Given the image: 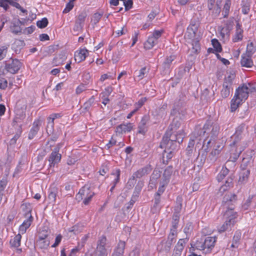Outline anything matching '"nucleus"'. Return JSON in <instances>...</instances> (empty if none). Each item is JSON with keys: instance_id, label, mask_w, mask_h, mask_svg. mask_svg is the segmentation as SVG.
<instances>
[{"instance_id": "1", "label": "nucleus", "mask_w": 256, "mask_h": 256, "mask_svg": "<svg viewBox=\"0 0 256 256\" xmlns=\"http://www.w3.org/2000/svg\"><path fill=\"white\" fill-rule=\"evenodd\" d=\"M256 90V88L250 84H248L240 88H238L236 90L234 96L231 100V111H235L241 103L247 99L248 94Z\"/></svg>"}, {"instance_id": "2", "label": "nucleus", "mask_w": 256, "mask_h": 256, "mask_svg": "<svg viewBox=\"0 0 256 256\" xmlns=\"http://www.w3.org/2000/svg\"><path fill=\"white\" fill-rule=\"evenodd\" d=\"M246 132L247 130L245 126L244 125H240L236 128L235 133L231 137L232 139L233 140V142L230 144V145H233L236 146V158L239 156L240 154L246 146V144L242 146L241 143H238L239 140L246 134Z\"/></svg>"}, {"instance_id": "3", "label": "nucleus", "mask_w": 256, "mask_h": 256, "mask_svg": "<svg viewBox=\"0 0 256 256\" xmlns=\"http://www.w3.org/2000/svg\"><path fill=\"white\" fill-rule=\"evenodd\" d=\"M199 26L198 22L194 24L191 23L190 25L188 28L187 32L185 34V37L194 41L192 44V52L196 53L200 50V45L197 40L198 38V28Z\"/></svg>"}, {"instance_id": "4", "label": "nucleus", "mask_w": 256, "mask_h": 256, "mask_svg": "<svg viewBox=\"0 0 256 256\" xmlns=\"http://www.w3.org/2000/svg\"><path fill=\"white\" fill-rule=\"evenodd\" d=\"M225 216L226 220L224 224L218 228V230L220 232H224L230 228L235 223L236 214L233 211L232 206L230 207V210L226 211Z\"/></svg>"}, {"instance_id": "5", "label": "nucleus", "mask_w": 256, "mask_h": 256, "mask_svg": "<svg viewBox=\"0 0 256 256\" xmlns=\"http://www.w3.org/2000/svg\"><path fill=\"white\" fill-rule=\"evenodd\" d=\"M219 130L220 128L216 124L208 121L204 126L202 135L207 137L210 136L212 138H214L217 136Z\"/></svg>"}, {"instance_id": "6", "label": "nucleus", "mask_w": 256, "mask_h": 256, "mask_svg": "<svg viewBox=\"0 0 256 256\" xmlns=\"http://www.w3.org/2000/svg\"><path fill=\"white\" fill-rule=\"evenodd\" d=\"M234 74H230L224 78L221 90V96L223 98H228L232 90V85L234 78Z\"/></svg>"}, {"instance_id": "7", "label": "nucleus", "mask_w": 256, "mask_h": 256, "mask_svg": "<svg viewBox=\"0 0 256 256\" xmlns=\"http://www.w3.org/2000/svg\"><path fill=\"white\" fill-rule=\"evenodd\" d=\"M171 136H168V134L164 136L160 144V147L162 148H164V150H174L176 148V144L173 139L170 138Z\"/></svg>"}, {"instance_id": "8", "label": "nucleus", "mask_w": 256, "mask_h": 256, "mask_svg": "<svg viewBox=\"0 0 256 256\" xmlns=\"http://www.w3.org/2000/svg\"><path fill=\"white\" fill-rule=\"evenodd\" d=\"M59 149L60 145H58L50 154L48 159L50 167H54L56 164L60 162L61 160V154L58 152Z\"/></svg>"}, {"instance_id": "9", "label": "nucleus", "mask_w": 256, "mask_h": 256, "mask_svg": "<svg viewBox=\"0 0 256 256\" xmlns=\"http://www.w3.org/2000/svg\"><path fill=\"white\" fill-rule=\"evenodd\" d=\"M88 55V50L86 48H80L74 53V60L79 63L84 61Z\"/></svg>"}, {"instance_id": "10", "label": "nucleus", "mask_w": 256, "mask_h": 256, "mask_svg": "<svg viewBox=\"0 0 256 256\" xmlns=\"http://www.w3.org/2000/svg\"><path fill=\"white\" fill-rule=\"evenodd\" d=\"M93 192L91 190L90 188L87 186H83L79 191L78 193L76 195V198L78 202H80L82 200L86 199V197L90 194V193H92Z\"/></svg>"}, {"instance_id": "11", "label": "nucleus", "mask_w": 256, "mask_h": 256, "mask_svg": "<svg viewBox=\"0 0 256 256\" xmlns=\"http://www.w3.org/2000/svg\"><path fill=\"white\" fill-rule=\"evenodd\" d=\"M150 170L151 169L148 166L140 168L133 174L132 178L130 180V181L134 180L136 178H140L142 176L148 174L150 172Z\"/></svg>"}, {"instance_id": "12", "label": "nucleus", "mask_w": 256, "mask_h": 256, "mask_svg": "<svg viewBox=\"0 0 256 256\" xmlns=\"http://www.w3.org/2000/svg\"><path fill=\"white\" fill-rule=\"evenodd\" d=\"M48 234H46L44 236H40L38 240L36 242V245L42 249L46 248L50 244V240L47 238Z\"/></svg>"}, {"instance_id": "13", "label": "nucleus", "mask_w": 256, "mask_h": 256, "mask_svg": "<svg viewBox=\"0 0 256 256\" xmlns=\"http://www.w3.org/2000/svg\"><path fill=\"white\" fill-rule=\"evenodd\" d=\"M22 22L16 18H14L12 20L11 25L10 26V31L15 34H18L21 32L22 29L20 25L22 24Z\"/></svg>"}, {"instance_id": "14", "label": "nucleus", "mask_w": 256, "mask_h": 256, "mask_svg": "<svg viewBox=\"0 0 256 256\" xmlns=\"http://www.w3.org/2000/svg\"><path fill=\"white\" fill-rule=\"evenodd\" d=\"M133 125L131 123L122 124L118 126L116 128V132L120 134L128 132L132 129Z\"/></svg>"}, {"instance_id": "15", "label": "nucleus", "mask_w": 256, "mask_h": 256, "mask_svg": "<svg viewBox=\"0 0 256 256\" xmlns=\"http://www.w3.org/2000/svg\"><path fill=\"white\" fill-rule=\"evenodd\" d=\"M150 120V118L148 116L144 115L138 125V133L144 134L147 130V126L146 124Z\"/></svg>"}, {"instance_id": "16", "label": "nucleus", "mask_w": 256, "mask_h": 256, "mask_svg": "<svg viewBox=\"0 0 256 256\" xmlns=\"http://www.w3.org/2000/svg\"><path fill=\"white\" fill-rule=\"evenodd\" d=\"M21 66V62L18 60H14L8 65V70L10 73L15 74L19 70Z\"/></svg>"}, {"instance_id": "17", "label": "nucleus", "mask_w": 256, "mask_h": 256, "mask_svg": "<svg viewBox=\"0 0 256 256\" xmlns=\"http://www.w3.org/2000/svg\"><path fill=\"white\" fill-rule=\"evenodd\" d=\"M85 256H107L106 250L102 246L97 247L96 250L93 252H87Z\"/></svg>"}, {"instance_id": "18", "label": "nucleus", "mask_w": 256, "mask_h": 256, "mask_svg": "<svg viewBox=\"0 0 256 256\" xmlns=\"http://www.w3.org/2000/svg\"><path fill=\"white\" fill-rule=\"evenodd\" d=\"M216 242V238L213 236L207 237L204 240L206 252H209L212 248H214Z\"/></svg>"}, {"instance_id": "19", "label": "nucleus", "mask_w": 256, "mask_h": 256, "mask_svg": "<svg viewBox=\"0 0 256 256\" xmlns=\"http://www.w3.org/2000/svg\"><path fill=\"white\" fill-rule=\"evenodd\" d=\"M243 38V30L238 22L236 26V33L232 38V41L234 42H238L242 40Z\"/></svg>"}, {"instance_id": "20", "label": "nucleus", "mask_w": 256, "mask_h": 256, "mask_svg": "<svg viewBox=\"0 0 256 256\" xmlns=\"http://www.w3.org/2000/svg\"><path fill=\"white\" fill-rule=\"evenodd\" d=\"M125 248V242L123 241H120L116 248H115L112 256H122Z\"/></svg>"}, {"instance_id": "21", "label": "nucleus", "mask_w": 256, "mask_h": 256, "mask_svg": "<svg viewBox=\"0 0 256 256\" xmlns=\"http://www.w3.org/2000/svg\"><path fill=\"white\" fill-rule=\"evenodd\" d=\"M240 63L242 66L246 68H251L253 66V62L251 59V56H249L245 54H243L242 56Z\"/></svg>"}, {"instance_id": "22", "label": "nucleus", "mask_w": 256, "mask_h": 256, "mask_svg": "<svg viewBox=\"0 0 256 256\" xmlns=\"http://www.w3.org/2000/svg\"><path fill=\"white\" fill-rule=\"evenodd\" d=\"M236 200V196L235 194H226L224 197L223 202L224 204V205L226 207H228V208L230 210V208L234 206H229L230 202H235Z\"/></svg>"}, {"instance_id": "23", "label": "nucleus", "mask_w": 256, "mask_h": 256, "mask_svg": "<svg viewBox=\"0 0 256 256\" xmlns=\"http://www.w3.org/2000/svg\"><path fill=\"white\" fill-rule=\"evenodd\" d=\"M204 250L206 252L203 240H197L194 244H191L190 250Z\"/></svg>"}, {"instance_id": "24", "label": "nucleus", "mask_w": 256, "mask_h": 256, "mask_svg": "<svg viewBox=\"0 0 256 256\" xmlns=\"http://www.w3.org/2000/svg\"><path fill=\"white\" fill-rule=\"evenodd\" d=\"M58 193V189L55 186H51L50 188L48 199L52 202L54 203L56 200V196Z\"/></svg>"}, {"instance_id": "25", "label": "nucleus", "mask_w": 256, "mask_h": 256, "mask_svg": "<svg viewBox=\"0 0 256 256\" xmlns=\"http://www.w3.org/2000/svg\"><path fill=\"white\" fill-rule=\"evenodd\" d=\"M250 174V170L242 169V171L240 173L238 182L241 184L246 183L248 181Z\"/></svg>"}, {"instance_id": "26", "label": "nucleus", "mask_w": 256, "mask_h": 256, "mask_svg": "<svg viewBox=\"0 0 256 256\" xmlns=\"http://www.w3.org/2000/svg\"><path fill=\"white\" fill-rule=\"evenodd\" d=\"M170 243L162 240L158 246V250L160 252H168L170 248Z\"/></svg>"}, {"instance_id": "27", "label": "nucleus", "mask_w": 256, "mask_h": 256, "mask_svg": "<svg viewBox=\"0 0 256 256\" xmlns=\"http://www.w3.org/2000/svg\"><path fill=\"white\" fill-rule=\"evenodd\" d=\"M158 44V42L152 37L151 36H149L148 39L144 44V47L146 49L150 50L154 46Z\"/></svg>"}, {"instance_id": "28", "label": "nucleus", "mask_w": 256, "mask_h": 256, "mask_svg": "<svg viewBox=\"0 0 256 256\" xmlns=\"http://www.w3.org/2000/svg\"><path fill=\"white\" fill-rule=\"evenodd\" d=\"M120 169H116L115 172L112 174V176L114 177V180L112 182L113 186L110 188V191L112 192L114 189L116 184L120 181Z\"/></svg>"}, {"instance_id": "29", "label": "nucleus", "mask_w": 256, "mask_h": 256, "mask_svg": "<svg viewBox=\"0 0 256 256\" xmlns=\"http://www.w3.org/2000/svg\"><path fill=\"white\" fill-rule=\"evenodd\" d=\"M22 236L20 234L16 235L13 238L10 240V244L14 248H18L20 245Z\"/></svg>"}, {"instance_id": "30", "label": "nucleus", "mask_w": 256, "mask_h": 256, "mask_svg": "<svg viewBox=\"0 0 256 256\" xmlns=\"http://www.w3.org/2000/svg\"><path fill=\"white\" fill-rule=\"evenodd\" d=\"M172 172V167H168L165 170L163 174V180L165 184H168L171 174Z\"/></svg>"}, {"instance_id": "31", "label": "nucleus", "mask_w": 256, "mask_h": 256, "mask_svg": "<svg viewBox=\"0 0 256 256\" xmlns=\"http://www.w3.org/2000/svg\"><path fill=\"white\" fill-rule=\"evenodd\" d=\"M230 30L227 28H222L220 32V35L222 40L226 41L229 39Z\"/></svg>"}, {"instance_id": "32", "label": "nucleus", "mask_w": 256, "mask_h": 256, "mask_svg": "<svg viewBox=\"0 0 256 256\" xmlns=\"http://www.w3.org/2000/svg\"><path fill=\"white\" fill-rule=\"evenodd\" d=\"M21 210L25 212L26 216H28V214H31L32 208L29 203H24L20 206Z\"/></svg>"}, {"instance_id": "33", "label": "nucleus", "mask_w": 256, "mask_h": 256, "mask_svg": "<svg viewBox=\"0 0 256 256\" xmlns=\"http://www.w3.org/2000/svg\"><path fill=\"white\" fill-rule=\"evenodd\" d=\"M186 239H180L178 240L176 246L174 250H176V252H182L184 250V244H186Z\"/></svg>"}, {"instance_id": "34", "label": "nucleus", "mask_w": 256, "mask_h": 256, "mask_svg": "<svg viewBox=\"0 0 256 256\" xmlns=\"http://www.w3.org/2000/svg\"><path fill=\"white\" fill-rule=\"evenodd\" d=\"M256 49L254 46L252 42L248 44L247 45L246 52L245 54L252 56L256 52Z\"/></svg>"}, {"instance_id": "35", "label": "nucleus", "mask_w": 256, "mask_h": 256, "mask_svg": "<svg viewBox=\"0 0 256 256\" xmlns=\"http://www.w3.org/2000/svg\"><path fill=\"white\" fill-rule=\"evenodd\" d=\"M94 102V96H92L89 100L86 101L83 106L84 109L86 111H88L90 108L92 106Z\"/></svg>"}, {"instance_id": "36", "label": "nucleus", "mask_w": 256, "mask_h": 256, "mask_svg": "<svg viewBox=\"0 0 256 256\" xmlns=\"http://www.w3.org/2000/svg\"><path fill=\"white\" fill-rule=\"evenodd\" d=\"M212 44L216 52H220L222 50V48L218 40L214 38L212 40Z\"/></svg>"}, {"instance_id": "37", "label": "nucleus", "mask_w": 256, "mask_h": 256, "mask_svg": "<svg viewBox=\"0 0 256 256\" xmlns=\"http://www.w3.org/2000/svg\"><path fill=\"white\" fill-rule=\"evenodd\" d=\"M136 72L137 73V77L138 78V80H140L144 78L146 74L148 72V69H147L146 67H144L139 71Z\"/></svg>"}, {"instance_id": "38", "label": "nucleus", "mask_w": 256, "mask_h": 256, "mask_svg": "<svg viewBox=\"0 0 256 256\" xmlns=\"http://www.w3.org/2000/svg\"><path fill=\"white\" fill-rule=\"evenodd\" d=\"M230 6L231 0H226L225 4L223 8V12L224 13V16H227L228 14Z\"/></svg>"}, {"instance_id": "39", "label": "nucleus", "mask_w": 256, "mask_h": 256, "mask_svg": "<svg viewBox=\"0 0 256 256\" xmlns=\"http://www.w3.org/2000/svg\"><path fill=\"white\" fill-rule=\"evenodd\" d=\"M48 24V20L46 18H42L41 20H38L36 25L38 28H46Z\"/></svg>"}, {"instance_id": "40", "label": "nucleus", "mask_w": 256, "mask_h": 256, "mask_svg": "<svg viewBox=\"0 0 256 256\" xmlns=\"http://www.w3.org/2000/svg\"><path fill=\"white\" fill-rule=\"evenodd\" d=\"M180 120L177 118H174L171 124V130H176L180 127Z\"/></svg>"}, {"instance_id": "41", "label": "nucleus", "mask_w": 256, "mask_h": 256, "mask_svg": "<svg viewBox=\"0 0 256 256\" xmlns=\"http://www.w3.org/2000/svg\"><path fill=\"white\" fill-rule=\"evenodd\" d=\"M176 231L175 230H172L170 233L169 234L168 240L166 241L170 243L172 246V244L175 242L176 240Z\"/></svg>"}, {"instance_id": "42", "label": "nucleus", "mask_w": 256, "mask_h": 256, "mask_svg": "<svg viewBox=\"0 0 256 256\" xmlns=\"http://www.w3.org/2000/svg\"><path fill=\"white\" fill-rule=\"evenodd\" d=\"M221 150H220V149L216 150L214 148L209 156V158L210 160L214 161L216 159L217 156H218Z\"/></svg>"}, {"instance_id": "43", "label": "nucleus", "mask_w": 256, "mask_h": 256, "mask_svg": "<svg viewBox=\"0 0 256 256\" xmlns=\"http://www.w3.org/2000/svg\"><path fill=\"white\" fill-rule=\"evenodd\" d=\"M174 150H164L163 152V160L166 159V161L171 159L173 156Z\"/></svg>"}, {"instance_id": "44", "label": "nucleus", "mask_w": 256, "mask_h": 256, "mask_svg": "<svg viewBox=\"0 0 256 256\" xmlns=\"http://www.w3.org/2000/svg\"><path fill=\"white\" fill-rule=\"evenodd\" d=\"M82 226L80 224H76L69 228L70 232H73L74 234H78L82 231Z\"/></svg>"}, {"instance_id": "45", "label": "nucleus", "mask_w": 256, "mask_h": 256, "mask_svg": "<svg viewBox=\"0 0 256 256\" xmlns=\"http://www.w3.org/2000/svg\"><path fill=\"white\" fill-rule=\"evenodd\" d=\"M160 176L158 171L154 170L150 178V184H154L156 180Z\"/></svg>"}, {"instance_id": "46", "label": "nucleus", "mask_w": 256, "mask_h": 256, "mask_svg": "<svg viewBox=\"0 0 256 256\" xmlns=\"http://www.w3.org/2000/svg\"><path fill=\"white\" fill-rule=\"evenodd\" d=\"M26 217L28 218L25 220L22 224L25 226V228H28L31 224L33 218L31 214H28V216Z\"/></svg>"}, {"instance_id": "47", "label": "nucleus", "mask_w": 256, "mask_h": 256, "mask_svg": "<svg viewBox=\"0 0 256 256\" xmlns=\"http://www.w3.org/2000/svg\"><path fill=\"white\" fill-rule=\"evenodd\" d=\"M228 170L226 168H222L220 173L218 175L217 178L218 181H221L228 174Z\"/></svg>"}, {"instance_id": "48", "label": "nucleus", "mask_w": 256, "mask_h": 256, "mask_svg": "<svg viewBox=\"0 0 256 256\" xmlns=\"http://www.w3.org/2000/svg\"><path fill=\"white\" fill-rule=\"evenodd\" d=\"M41 124V122L39 120H36L33 124V127L31 129L34 134H36L39 130V126Z\"/></svg>"}, {"instance_id": "49", "label": "nucleus", "mask_w": 256, "mask_h": 256, "mask_svg": "<svg viewBox=\"0 0 256 256\" xmlns=\"http://www.w3.org/2000/svg\"><path fill=\"white\" fill-rule=\"evenodd\" d=\"M24 118H25V115L24 114H22L19 116H18V114H16V116L14 119V120L12 122L13 126H15L16 124H17L19 123H20L21 122L24 120Z\"/></svg>"}, {"instance_id": "50", "label": "nucleus", "mask_w": 256, "mask_h": 256, "mask_svg": "<svg viewBox=\"0 0 256 256\" xmlns=\"http://www.w3.org/2000/svg\"><path fill=\"white\" fill-rule=\"evenodd\" d=\"M164 33L163 30H155L154 31L152 34V36L158 42V39L161 36L162 34Z\"/></svg>"}, {"instance_id": "51", "label": "nucleus", "mask_w": 256, "mask_h": 256, "mask_svg": "<svg viewBox=\"0 0 256 256\" xmlns=\"http://www.w3.org/2000/svg\"><path fill=\"white\" fill-rule=\"evenodd\" d=\"M146 101V97L142 98L138 102H136L134 104L135 109L138 110L144 104V102Z\"/></svg>"}, {"instance_id": "52", "label": "nucleus", "mask_w": 256, "mask_h": 256, "mask_svg": "<svg viewBox=\"0 0 256 256\" xmlns=\"http://www.w3.org/2000/svg\"><path fill=\"white\" fill-rule=\"evenodd\" d=\"M176 138H172L174 142H178L179 144L182 142L184 138V134L182 130H180L176 135Z\"/></svg>"}, {"instance_id": "53", "label": "nucleus", "mask_w": 256, "mask_h": 256, "mask_svg": "<svg viewBox=\"0 0 256 256\" xmlns=\"http://www.w3.org/2000/svg\"><path fill=\"white\" fill-rule=\"evenodd\" d=\"M75 0H70L66 6V8L64 9L63 12L66 13L70 12L74 7V2Z\"/></svg>"}, {"instance_id": "54", "label": "nucleus", "mask_w": 256, "mask_h": 256, "mask_svg": "<svg viewBox=\"0 0 256 256\" xmlns=\"http://www.w3.org/2000/svg\"><path fill=\"white\" fill-rule=\"evenodd\" d=\"M174 56H170L164 61V64L166 68H168L170 64L172 63V62L174 60Z\"/></svg>"}, {"instance_id": "55", "label": "nucleus", "mask_w": 256, "mask_h": 256, "mask_svg": "<svg viewBox=\"0 0 256 256\" xmlns=\"http://www.w3.org/2000/svg\"><path fill=\"white\" fill-rule=\"evenodd\" d=\"M7 184V180L6 178H2L0 181V194H3V191Z\"/></svg>"}, {"instance_id": "56", "label": "nucleus", "mask_w": 256, "mask_h": 256, "mask_svg": "<svg viewBox=\"0 0 256 256\" xmlns=\"http://www.w3.org/2000/svg\"><path fill=\"white\" fill-rule=\"evenodd\" d=\"M7 52V48L4 46H0V60L3 59Z\"/></svg>"}, {"instance_id": "57", "label": "nucleus", "mask_w": 256, "mask_h": 256, "mask_svg": "<svg viewBox=\"0 0 256 256\" xmlns=\"http://www.w3.org/2000/svg\"><path fill=\"white\" fill-rule=\"evenodd\" d=\"M52 115L50 114V116L48 118V129L50 128L51 130L53 129L54 126V120L55 119H52Z\"/></svg>"}, {"instance_id": "58", "label": "nucleus", "mask_w": 256, "mask_h": 256, "mask_svg": "<svg viewBox=\"0 0 256 256\" xmlns=\"http://www.w3.org/2000/svg\"><path fill=\"white\" fill-rule=\"evenodd\" d=\"M10 2H12V0H2L0 2V6L6 10L8 8V4H10Z\"/></svg>"}, {"instance_id": "59", "label": "nucleus", "mask_w": 256, "mask_h": 256, "mask_svg": "<svg viewBox=\"0 0 256 256\" xmlns=\"http://www.w3.org/2000/svg\"><path fill=\"white\" fill-rule=\"evenodd\" d=\"M35 26H30L26 28L24 31L23 33L26 34H32L35 30Z\"/></svg>"}, {"instance_id": "60", "label": "nucleus", "mask_w": 256, "mask_h": 256, "mask_svg": "<svg viewBox=\"0 0 256 256\" xmlns=\"http://www.w3.org/2000/svg\"><path fill=\"white\" fill-rule=\"evenodd\" d=\"M167 184H165L164 182L162 181L160 182V186L158 190V191L156 193V196H160L164 192V186Z\"/></svg>"}, {"instance_id": "61", "label": "nucleus", "mask_w": 256, "mask_h": 256, "mask_svg": "<svg viewBox=\"0 0 256 256\" xmlns=\"http://www.w3.org/2000/svg\"><path fill=\"white\" fill-rule=\"evenodd\" d=\"M182 201V199L181 198L179 197L177 198V202L178 203V205L176 206L175 210L176 212L178 214L182 208V204L181 202Z\"/></svg>"}, {"instance_id": "62", "label": "nucleus", "mask_w": 256, "mask_h": 256, "mask_svg": "<svg viewBox=\"0 0 256 256\" xmlns=\"http://www.w3.org/2000/svg\"><path fill=\"white\" fill-rule=\"evenodd\" d=\"M100 96L102 99V103L106 106L110 101L108 98L109 96L106 95L105 93H101Z\"/></svg>"}, {"instance_id": "63", "label": "nucleus", "mask_w": 256, "mask_h": 256, "mask_svg": "<svg viewBox=\"0 0 256 256\" xmlns=\"http://www.w3.org/2000/svg\"><path fill=\"white\" fill-rule=\"evenodd\" d=\"M86 90V86L84 84H80L77 87L76 90V94H80L82 92Z\"/></svg>"}, {"instance_id": "64", "label": "nucleus", "mask_w": 256, "mask_h": 256, "mask_svg": "<svg viewBox=\"0 0 256 256\" xmlns=\"http://www.w3.org/2000/svg\"><path fill=\"white\" fill-rule=\"evenodd\" d=\"M250 159H251V158H244L242 159V164H241V167H242V169L246 170V166L248 164V163H249L250 162Z\"/></svg>"}]
</instances>
